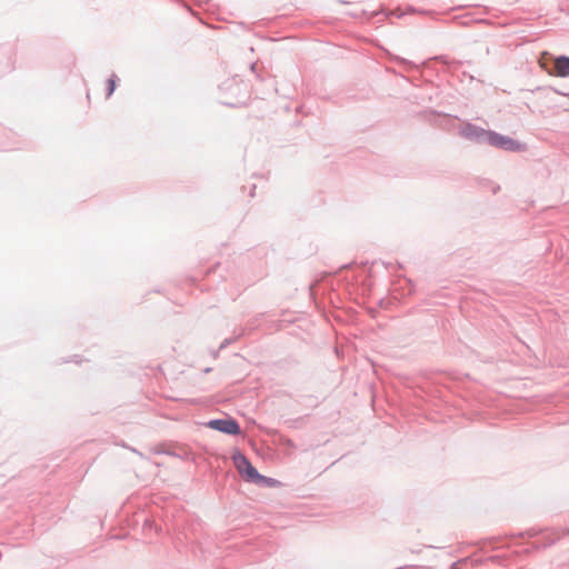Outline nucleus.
Returning a JSON list of instances; mask_svg holds the SVG:
<instances>
[{
    "label": "nucleus",
    "mask_w": 569,
    "mask_h": 569,
    "mask_svg": "<svg viewBox=\"0 0 569 569\" xmlns=\"http://www.w3.org/2000/svg\"><path fill=\"white\" fill-rule=\"evenodd\" d=\"M232 461L238 472L247 482L261 485L264 480H267V477L260 475L258 470L252 466L250 460L240 451H237L232 455Z\"/></svg>",
    "instance_id": "nucleus-1"
},
{
    "label": "nucleus",
    "mask_w": 569,
    "mask_h": 569,
    "mask_svg": "<svg viewBox=\"0 0 569 569\" xmlns=\"http://www.w3.org/2000/svg\"><path fill=\"white\" fill-rule=\"evenodd\" d=\"M486 140L489 144L508 151H520L523 149V146L520 142L513 140L510 137L502 136L492 131H488L486 133Z\"/></svg>",
    "instance_id": "nucleus-2"
},
{
    "label": "nucleus",
    "mask_w": 569,
    "mask_h": 569,
    "mask_svg": "<svg viewBox=\"0 0 569 569\" xmlns=\"http://www.w3.org/2000/svg\"><path fill=\"white\" fill-rule=\"evenodd\" d=\"M207 427L230 436H238L241 433L240 426L233 418L211 419L207 422Z\"/></svg>",
    "instance_id": "nucleus-3"
},
{
    "label": "nucleus",
    "mask_w": 569,
    "mask_h": 569,
    "mask_svg": "<svg viewBox=\"0 0 569 569\" xmlns=\"http://www.w3.org/2000/svg\"><path fill=\"white\" fill-rule=\"evenodd\" d=\"M553 69H555L553 74L557 77H569V58L568 57L557 58L553 63Z\"/></svg>",
    "instance_id": "nucleus-4"
},
{
    "label": "nucleus",
    "mask_w": 569,
    "mask_h": 569,
    "mask_svg": "<svg viewBox=\"0 0 569 569\" xmlns=\"http://www.w3.org/2000/svg\"><path fill=\"white\" fill-rule=\"evenodd\" d=\"M488 131H485V130H480V129H477L475 127H471V126H468L463 129V134L467 137V138H480V137H485L486 138V133Z\"/></svg>",
    "instance_id": "nucleus-5"
},
{
    "label": "nucleus",
    "mask_w": 569,
    "mask_h": 569,
    "mask_svg": "<svg viewBox=\"0 0 569 569\" xmlns=\"http://www.w3.org/2000/svg\"><path fill=\"white\" fill-rule=\"evenodd\" d=\"M116 89V79L111 77L106 82V97H110Z\"/></svg>",
    "instance_id": "nucleus-6"
},
{
    "label": "nucleus",
    "mask_w": 569,
    "mask_h": 569,
    "mask_svg": "<svg viewBox=\"0 0 569 569\" xmlns=\"http://www.w3.org/2000/svg\"><path fill=\"white\" fill-rule=\"evenodd\" d=\"M468 561V558L460 559L453 563H451L450 569H461L462 565Z\"/></svg>",
    "instance_id": "nucleus-7"
},
{
    "label": "nucleus",
    "mask_w": 569,
    "mask_h": 569,
    "mask_svg": "<svg viewBox=\"0 0 569 569\" xmlns=\"http://www.w3.org/2000/svg\"><path fill=\"white\" fill-rule=\"evenodd\" d=\"M232 339H224L222 343L220 345V349L226 348L228 345H230Z\"/></svg>",
    "instance_id": "nucleus-8"
},
{
    "label": "nucleus",
    "mask_w": 569,
    "mask_h": 569,
    "mask_svg": "<svg viewBox=\"0 0 569 569\" xmlns=\"http://www.w3.org/2000/svg\"><path fill=\"white\" fill-rule=\"evenodd\" d=\"M557 539H559V536H557V538H555V539H551L548 543H545L543 546L546 547V546L553 545Z\"/></svg>",
    "instance_id": "nucleus-9"
},
{
    "label": "nucleus",
    "mask_w": 569,
    "mask_h": 569,
    "mask_svg": "<svg viewBox=\"0 0 569 569\" xmlns=\"http://www.w3.org/2000/svg\"><path fill=\"white\" fill-rule=\"evenodd\" d=\"M274 480L272 478H268L267 477V480H264L262 483H267V485H270L271 482H273Z\"/></svg>",
    "instance_id": "nucleus-10"
},
{
    "label": "nucleus",
    "mask_w": 569,
    "mask_h": 569,
    "mask_svg": "<svg viewBox=\"0 0 569 569\" xmlns=\"http://www.w3.org/2000/svg\"><path fill=\"white\" fill-rule=\"evenodd\" d=\"M565 533H569V528H568V529H566V532H565Z\"/></svg>",
    "instance_id": "nucleus-11"
}]
</instances>
